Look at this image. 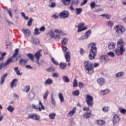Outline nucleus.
<instances>
[{
	"label": "nucleus",
	"mask_w": 126,
	"mask_h": 126,
	"mask_svg": "<svg viewBox=\"0 0 126 126\" xmlns=\"http://www.w3.org/2000/svg\"><path fill=\"white\" fill-rule=\"evenodd\" d=\"M124 43L122 39H119L117 42L118 48L115 51L117 56H123L124 52H125L126 48L124 47Z\"/></svg>",
	"instance_id": "nucleus-1"
},
{
	"label": "nucleus",
	"mask_w": 126,
	"mask_h": 126,
	"mask_svg": "<svg viewBox=\"0 0 126 126\" xmlns=\"http://www.w3.org/2000/svg\"><path fill=\"white\" fill-rule=\"evenodd\" d=\"M94 100V98H93V97L92 96L90 95V94H87L86 95V102L88 106V107L85 106L83 108V110L85 112H88L90 110V108L89 107H93L94 103L93 101Z\"/></svg>",
	"instance_id": "nucleus-2"
},
{
	"label": "nucleus",
	"mask_w": 126,
	"mask_h": 126,
	"mask_svg": "<svg viewBox=\"0 0 126 126\" xmlns=\"http://www.w3.org/2000/svg\"><path fill=\"white\" fill-rule=\"evenodd\" d=\"M84 64L86 73H88V74H92V73L94 72L93 63L88 60H87L84 62Z\"/></svg>",
	"instance_id": "nucleus-3"
},
{
	"label": "nucleus",
	"mask_w": 126,
	"mask_h": 126,
	"mask_svg": "<svg viewBox=\"0 0 126 126\" xmlns=\"http://www.w3.org/2000/svg\"><path fill=\"white\" fill-rule=\"evenodd\" d=\"M91 47V50L90 51V54L89 56L90 60H94L96 55H97V47H96V43L93 42L89 44Z\"/></svg>",
	"instance_id": "nucleus-4"
},
{
	"label": "nucleus",
	"mask_w": 126,
	"mask_h": 126,
	"mask_svg": "<svg viewBox=\"0 0 126 126\" xmlns=\"http://www.w3.org/2000/svg\"><path fill=\"white\" fill-rule=\"evenodd\" d=\"M32 107L33 108V109H35L37 112H41L42 109L45 110V107H44L43 105V103H42L41 100H39L38 105H36L34 104H32Z\"/></svg>",
	"instance_id": "nucleus-5"
},
{
	"label": "nucleus",
	"mask_w": 126,
	"mask_h": 126,
	"mask_svg": "<svg viewBox=\"0 0 126 126\" xmlns=\"http://www.w3.org/2000/svg\"><path fill=\"white\" fill-rule=\"evenodd\" d=\"M115 30H116V32L118 33V34H123L124 32H126V28L122 26L118 25L115 27Z\"/></svg>",
	"instance_id": "nucleus-6"
},
{
	"label": "nucleus",
	"mask_w": 126,
	"mask_h": 126,
	"mask_svg": "<svg viewBox=\"0 0 126 126\" xmlns=\"http://www.w3.org/2000/svg\"><path fill=\"white\" fill-rule=\"evenodd\" d=\"M59 16L60 18H63V19H66L68 18L69 16V13L66 10H64L60 13Z\"/></svg>",
	"instance_id": "nucleus-7"
},
{
	"label": "nucleus",
	"mask_w": 126,
	"mask_h": 126,
	"mask_svg": "<svg viewBox=\"0 0 126 126\" xmlns=\"http://www.w3.org/2000/svg\"><path fill=\"white\" fill-rule=\"evenodd\" d=\"M40 118V115L37 114H30L28 116V118L32 119L34 121H39Z\"/></svg>",
	"instance_id": "nucleus-8"
},
{
	"label": "nucleus",
	"mask_w": 126,
	"mask_h": 126,
	"mask_svg": "<svg viewBox=\"0 0 126 126\" xmlns=\"http://www.w3.org/2000/svg\"><path fill=\"white\" fill-rule=\"evenodd\" d=\"M22 32L25 35V37H29L31 35V31L29 29H23Z\"/></svg>",
	"instance_id": "nucleus-9"
},
{
	"label": "nucleus",
	"mask_w": 126,
	"mask_h": 126,
	"mask_svg": "<svg viewBox=\"0 0 126 126\" xmlns=\"http://www.w3.org/2000/svg\"><path fill=\"white\" fill-rule=\"evenodd\" d=\"M100 61L103 64H106V63L109 62V59L108 56L106 55H102L101 56Z\"/></svg>",
	"instance_id": "nucleus-10"
},
{
	"label": "nucleus",
	"mask_w": 126,
	"mask_h": 126,
	"mask_svg": "<svg viewBox=\"0 0 126 126\" xmlns=\"http://www.w3.org/2000/svg\"><path fill=\"white\" fill-rule=\"evenodd\" d=\"M84 25H85V24L84 23H81L80 24H79L78 26V30L77 31V32H81L82 31H84V30H87V27H83L81 29V28L83 26H84Z\"/></svg>",
	"instance_id": "nucleus-11"
},
{
	"label": "nucleus",
	"mask_w": 126,
	"mask_h": 126,
	"mask_svg": "<svg viewBox=\"0 0 126 126\" xmlns=\"http://www.w3.org/2000/svg\"><path fill=\"white\" fill-rule=\"evenodd\" d=\"M120 122V116L118 115H115L113 118V123L114 125H117Z\"/></svg>",
	"instance_id": "nucleus-12"
},
{
	"label": "nucleus",
	"mask_w": 126,
	"mask_h": 126,
	"mask_svg": "<svg viewBox=\"0 0 126 126\" xmlns=\"http://www.w3.org/2000/svg\"><path fill=\"white\" fill-rule=\"evenodd\" d=\"M32 40L33 45H39L40 44V41H39V39L37 37L33 38V36H32Z\"/></svg>",
	"instance_id": "nucleus-13"
},
{
	"label": "nucleus",
	"mask_w": 126,
	"mask_h": 126,
	"mask_svg": "<svg viewBox=\"0 0 126 126\" xmlns=\"http://www.w3.org/2000/svg\"><path fill=\"white\" fill-rule=\"evenodd\" d=\"M97 82L99 84V86H102L105 84V79L101 78L97 80Z\"/></svg>",
	"instance_id": "nucleus-14"
},
{
	"label": "nucleus",
	"mask_w": 126,
	"mask_h": 126,
	"mask_svg": "<svg viewBox=\"0 0 126 126\" xmlns=\"http://www.w3.org/2000/svg\"><path fill=\"white\" fill-rule=\"evenodd\" d=\"M76 111V107H73L72 110L70 111L69 113L67 114V117H72L73 115H74V113H75Z\"/></svg>",
	"instance_id": "nucleus-15"
},
{
	"label": "nucleus",
	"mask_w": 126,
	"mask_h": 126,
	"mask_svg": "<svg viewBox=\"0 0 126 126\" xmlns=\"http://www.w3.org/2000/svg\"><path fill=\"white\" fill-rule=\"evenodd\" d=\"M7 76V73H5L1 76L0 81V85H2V84L4 83V81H5V78H6Z\"/></svg>",
	"instance_id": "nucleus-16"
},
{
	"label": "nucleus",
	"mask_w": 126,
	"mask_h": 126,
	"mask_svg": "<svg viewBox=\"0 0 126 126\" xmlns=\"http://www.w3.org/2000/svg\"><path fill=\"white\" fill-rule=\"evenodd\" d=\"M41 52H42V50H39L34 54V57L36 58V60H40V57H42Z\"/></svg>",
	"instance_id": "nucleus-17"
},
{
	"label": "nucleus",
	"mask_w": 126,
	"mask_h": 126,
	"mask_svg": "<svg viewBox=\"0 0 126 126\" xmlns=\"http://www.w3.org/2000/svg\"><path fill=\"white\" fill-rule=\"evenodd\" d=\"M65 59L67 63L70 62V53L69 52H66L65 54Z\"/></svg>",
	"instance_id": "nucleus-18"
},
{
	"label": "nucleus",
	"mask_w": 126,
	"mask_h": 126,
	"mask_svg": "<svg viewBox=\"0 0 126 126\" xmlns=\"http://www.w3.org/2000/svg\"><path fill=\"white\" fill-rule=\"evenodd\" d=\"M27 63H28V59H22L19 61V63L20 65H25V64H26Z\"/></svg>",
	"instance_id": "nucleus-19"
},
{
	"label": "nucleus",
	"mask_w": 126,
	"mask_h": 126,
	"mask_svg": "<svg viewBox=\"0 0 126 126\" xmlns=\"http://www.w3.org/2000/svg\"><path fill=\"white\" fill-rule=\"evenodd\" d=\"M18 81V79L16 78L14 79L10 84L11 88H13V87H16V84H15V83L17 82Z\"/></svg>",
	"instance_id": "nucleus-20"
},
{
	"label": "nucleus",
	"mask_w": 126,
	"mask_h": 126,
	"mask_svg": "<svg viewBox=\"0 0 126 126\" xmlns=\"http://www.w3.org/2000/svg\"><path fill=\"white\" fill-rule=\"evenodd\" d=\"M92 116V113H91V111L90 112H86L84 113L83 117L85 119H89Z\"/></svg>",
	"instance_id": "nucleus-21"
},
{
	"label": "nucleus",
	"mask_w": 126,
	"mask_h": 126,
	"mask_svg": "<svg viewBox=\"0 0 126 126\" xmlns=\"http://www.w3.org/2000/svg\"><path fill=\"white\" fill-rule=\"evenodd\" d=\"M116 46V43L114 42H111L108 45V48L109 50H114L115 49V47Z\"/></svg>",
	"instance_id": "nucleus-22"
},
{
	"label": "nucleus",
	"mask_w": 126,
	"mask_h": 126,
	"mask_svg": "<svg viewBox=\"0 0 126 126\" xmlns=\"http://www.w3.org/2000/svg\"><path fill=\"white\" fill-rule=\"evenodd\" d=\"M96 123L99 126H104V125L106 124V122H105V121L103 120H97Z\"/></svg>",
	"instance_id": "nucleus-23"
},
{
	"label": "nucleus",
	"mask_w": 126,
	"mask_h": 126,
	"mask_svg": "<svg viewBox=\"0 0 126 126\" xmlns=\"http://www.w3.org/2000/svg\"><path fill=\"white\" fill-rule=\"evenodd\" d=\"M13 62L12 58H9L4 63V66H6V65H8V64H9L10 63H12Z\"/></svg>",
	"instance_id": "nucleus-24"
},
{
	"label": "nucleus",
	"mask_w": 126,
	"mask_h": 126,
	"mask_svg": "<svg viewBox=\"0 0 126 126\" xmlns=\"http://www.w3.org/2000/svg\"><path fill=\"white\" fill-rule=\"evenodd\" d=\"M14 70H15L17 75H22V72L20 73V70L18 69V67H15L14 68Z\"/></svg>",
	"instance_id": "nucleus-25"
},
{
	"label": "nucleus",
	"mask_w": 126,
	"mask_h": 126,
	"mask_svg": "<svg viewBox=\"0 0 126 126\" xmlns=\"http://www.w3.org/2000/svg\"><path fill=\"white\" fill-rule=\"evenodd\" d=\"M44 83L47 85H51V84H53V80L50 78H48L44 82Z\"/></svg>",
	"instance_id": "nucleus-26"
},
{
	"label": "nucleus",
	"mask_w": 126,
	"mask_h": 126,
	"mask_svg": "<svg viewBox=\"0 0 126 126\" xmlns=\"http://www.w3.org/2000/svg\"><path fill=\"white\" fill-rule=\"evenodd\" d=\"M71 0H62V2L64 5H68L70 3Z\"/></svg>",
	"instance_id": "nucleus-27"
},
{
	"label": "nucleus",
	"mask_w": 126,
	"mask_h": 126,
	"mask_svg": "<svg viewBox=\"0 0 126 126\" xmlns=\"http://www.w3.org/2000/svg\"><path fill=\"white\" fill-rule=\"evenodd\" d=\"M34 97L35 94H34V93L32 92H31L29 94V98L30 99V100H32V99H33Z\"/></svg>",
	"instance_id": "nucleus-28"
},
{
	"label": "nucleus",
	"mask_w": 126,
	"mask_h": 126,
	"mask_svg": "<svg viewBox=\"0 0 126 126\" xmlns=\"http://www.w3.org/2000/svg\"><path fill=\"white\" fill-rule=\"evenodd\" d=\"M109 92V89H106L104 90H101L100 91V94L102 96H104V95H106V94H108V93Z\"/></svg>",
	"instance_id": "nucleus-29"
},
{
	"label": "nucleus",
	"mask_w": 126,
	"mask_h": 126,
	"mask_svg": "<svg viewBox=\"0 0 126 126\" xmlns=\"http://www.w3.org/2000/svg\"><path fill=\"white\" fill-rule=\"evenodd\" d=\"M75 10L76 15H79L82 12V8H76Z\"/></svg>",
	"instance_id": "nucleus-30"
},
{
	"label": "nucleus",
	"mask_w": 126,
	"mask_h": 126,
	"mask_svg": "<svg viewBox=\"0 0 126 126\" xmlns=\"http://www.w3.org/2000/svg\"><path fill=\"white\" fill-rule=\"evenodd\" d=\"M63 82H65L66 83H68L69 82V78L66 76H64L63 77Z\"/></svg>",
	"instance_id": "nucleus-31"
},
{
	"label": "nucleus",
	"mask_w": 126,
	"mask_h": 126,
	"mask_svg": "<svg viewBox=\"0 0 126 126\" xmlns=\"http://www.w3.org/2000/svg\"><path fill=\"white\" fill-rule=\"evenodd\" d=\"M59 65L61 69H65V68L66 67V63H61Z\"/></svg>",
	"instance_id": "nucleus-32"
},
{
	"label": "nucleus",
	"mask_w": 126,
	"mask_h": 126,
	"mask_svg": "<svg viewBox=\"0 0 126 126\" xmlns=\"http://www.w3.org/2000/svg\"><path fill=\"white\" fill-rule=\"evenodd\" d=\"M59 99H60V101L61 103H63V101H64V99L63 98V94L60 93L59 94Z\"/></svg>",
	"instance_id": "nucleus-33"
},
{
	"label": "nucleus",
	"mask_w": 126,
	"mask_h": 126,
	"mask_svg": "<svg viewBox=\"0 0 126 126\" xmlns=\"http://www.w3.org/2000/svg\"><path fill=\"white\" fill-rule=\"evenodd\" d=\"M7 110L9 112H10V113H12V112L14 111V107H13L11 105H9L7 108Z\"/></svg>",
	"instance_id": "nucleus-34"
},
{
	"label": "nucleus",
	"mask_w": 126,
	"mask_h": 126,
	"mask_svg": "<svg viewBox=\"0 0 126 126\" xmlns=\"http://www.w3.org/2000/svg\"><path fill=\"white\" fill-rule=\"evenodd\" d=\"M124 74L125 73L124 72H119L115 75V76L117 78H118V77H121L123 76V75H124Z\"/></svg>",
	"instance_id": "nucleus-35"
},
{
	"label": "nucleus",
	"mask_w": 126,
	"mask_h": 126,
	"mask_svg": "<svg viewBox=\"0 0 126 126\" xmlns=\"http://www.w3.org/2000/svg\"><path fill=\"white\" fill-rule=\"evenodd\" d=\"M49 117L50 120H55V118H56V113H51L49 114Z\"/></svg>",
	"instance_id": "nucleus-36"
},
{
	"label": "nucleus",
	"mask_w": 126,
	"mask_h": 126,
	"mask_svg": "<svg viewBox=\"0 0 126 126\" xmlns=\"http://www.w3.org/2000/svg\"><path fill=\"white\" fill-rule=\"evenodd\" d=\"M79 93H80L79 91H78V90H77L76 91H74L72 92V94L74 96H79Z\"/></svg>",
	"instance_id": "nucleus-37"
},
{
	"label": "nucleus",
	"mask_w": 126,
	"mask_h": 126,
	"mask_svg": "<svg viewBox=\"0 0 126 126\" xmlns=\"http://www.w3.org/2000/svg\"><path fill=\"white\" fill-rule=\"evenodd\" d=\"M100 16L102 17H105L106 19H110L111 18V15L110 14H103L102 15H101Z\"/></svg>",
	"instance_id": "nucleus-38"
},
{
	"label": "nucleus",
	"mask_w": 126,
	"mask_h": 126,
	"mask_svg": "<svg viewBox=\"0 0 126 126\" xmlns=\"http://www.w3.org/2000/svg\"><path fill=\"white\" fill-rule=\"evenodd\" d=\"M32 22H33V19L31 18L29 19V21L28 22L27 25L29 27H31L32 25Z\"/></svg>",
	"instance_id": "nucleus-39"
},
{
	"label": "nucleus",
	"mask_w": 126,
	"mask_h": 126,
	"mask_svg": "<svg viewBox=\"0 0 126 126\" xmlns=\"http://www.w3.org/2000/svg\"><path fill=\"white\" fill-rule=\"evenodd\" d=\"M68 42V38H64L62 41V44L63 45H66Z\"/></svg>",
	"instance_id": "nucleus-40"
},
{
	"label": "nucleus",
	"mask_w": 126,
	"mask_h": 126,
	"mask_svg": "<svg viewBox=\"0 0 126 126\" xmlns=\"http://www.w3.org/2000/svg\"><path fill=\"white\" fill-rule=\"evenodd\" d=\"M48 95H49V91H46L43 94V99H44V100H46L47 98H48Z\"/></svg>",
	"instance_id": "nucleus-41"
},
{
	"label": "nucleus",
	"mask_w": 126,
	"mask_h": 126,
	"mask_svg": "<svg viewBox=\"0 0 126 126\" xmlns=\"http://www.w3.org/2000/svg\"><path fill=\"white\" fill-rule=\"evenodd\" d=\"M27 57H28V58H29L30 59V60L32 61V62H33L34 56L32 55V54H31V53L28 54L27 55Z\"/></svg>",
	"instance_id": "nucleus-42"
},
{
	"label": "nucleus",
	"mask_w": 126,
	"mask_h": 126,
	"mask_svg": "<svg viewBox=\"0 0 126 126\" xmlns=\"http://www.w3.org/2000/svg\"><path fill=\"white\" fill-rule=\"evenodd\" d=\"M91 34V30H89L85 33V35H86L87 38L88 39V38L89 37V36H90Z\"/></svg>",
	"instance_id": "nucleus-43"
},
{
	"label": "nucleus",
	"mask_w": 126,
	"mask_h": 126,
	"mask_svg": "<svg viewBox=\"0 0 126 126\" xmlns=\"http://www.w3.org/2000/svg\"><path fill=\"white\" fill-rule=\"evenodd\" d=\"M102 111H103L104 113H108V112H109V107L105 106L103 107Z\"/></svg>",
	"instance_id": "nucleus-44"
},
{
	"label": "nucleus",
	"mask_w": 126,
	"mask_h": 126,
	"mask_svg": "<svg viewBox=\"0 0 126 126\" xmlns=\"http://www.w3.org/2000/svg\"><path fill=\"white\" fill-rule=\"evenodd\" d=\"M77 86H78L77 80H76V79H74V81L73 82V87L75 88Z\"/></svg>",
	"instance_id": "nucleus-45"
},
{
	"label": "nucleus",
	"mask_w": 126,
	"mask_h": 126,
	"mask_svg": "<svg viewBox=\"0 0 126 126\" xmlns=\"http://www.w3.org/2000/svg\"><path fill=\"white\" fill-rule=\"evenodd\" d=\"M34 35H39L40 34V32H39V29L38 28H35L34 29Z\"/></svg>",
	"instance_id": "nucleus-46"
},
{
	"label": "nucleus",
	"mask_w": 126,
	"mask_h": 126,
	"mask_svg": "<svg viewBox=\"0 0 126 126\" xmlns=\"http://www.w3.org/2000/svg\"><path fill=\"white\" fill-rule=\"evenodd\" d=\"M49 34L51 38H54L55 37V33H54V32H53V31H49Z\"/></svg>",
	"instance_id": "nucleus-47"
},
{
	"label": "nucleus",
	"mask_w": 126,
	"mask_h": 126,
	"mask_svg": "<svg viewBox=\"0 0 126 126\" xmlns=\"http://www.w3.org/2000/svg\"><path fill=\"white\" fill-rule=\"evenodd\" d=\"M96 5V3H95V2L93 1L90 3V6L92 8V9H93L94 7H95V6Z\"/></svg>",
	"instance_id": "nucleus-48"
},
{
	"label": "nucleus",
	"mask_w": 126,
	"mask_h": 126,
	"mask_svg": "<svg viewBox=\"0 0 126 126\" xmlns=\"http://www.w3.org/2000/svg\"><path fill=\"white\" fill-rule=\"evenodd\" d=\"M108 26H110V27H113L114 26V23L112 22V21H108L107 23Z\"/></svg>",
	"instance_id": "nucleus-49"
},
{
	"label": "nucleus",
	"mask_w": 126,
	"mask_h": 126,
	"mask_svg": "<svg viewBox=\"0 0 126 126\" xmlns=\"http://www.w3.org/2000/svg\"><path fill=\"white\" fill-rule=\"evenodd\" d=\"M49 6L51 8H54V7H56V3L52 2L50 5H49Z\"/></svg>",
	"instance_id": "nucleus-50"
},
{
	"label": "nucleus",
	"mask_w": 126,
	"mask_h": 126,
	"mask_svg": "<svg viewBox=\"0 0 126 126\" xmlns=\"http://www.w3.org/2000/svg\"><path fill=\"white\" fill-rule=\"evenodd\" d=\"M107 55L109 56V57H111L112 58H114V57H115V53L112 52L108 53Z\"/></svg>",
	"instance_id": "nucleus-51"
},
{
	"label": "nucleus",
	"mask_w": 126,
	"mask_h": 126,
	"mask_svg": "<svg viewBox=\"0 0 126 126\" xmlns=\"http://www.w3.org/2000/svg\"><path fill=\"white\" fill-rule=\"evenodd\" d=\"M30 91V86H26V88H25V92L28 93V92Z\"/></svg>",
	"instance_id": "nucleus-52"
},
{
	"label": "nucleus",
	"mask_w": 126,
	"mask_h": 126,
	"mask_svg": "<svg viewBox=\"0 0 126 126\" xmlns=\"http://www.w3.org/2000/svg\"><path fill=\"white\" fill-rule=\"evenodd\" d=\"M119 111L122 113V114H126V110L125 109L120 108Z\"/></svg>",
	"instance_id": "nucleus-53"
},
{
	"label": "nucleus",
	"mask_w": 126,
	"mask_h": 126,
	"mask_svg": "<svg viewBox=\"0 0 126 126\" xmlns=\"http://www.w3.org/2000/svg\"><path fill=\"white\" fill-rule=\"evenodd\" d=\"M47 71H49V72H52V71H55V68H54V67L48 68L47 69Z\"/></svg>",
	"instance_id": "nucleus-54"
},
{
	"label": "nucleus",
	"mask_w": 126,
	"mask_h": 126,
	"mask_svg": "<svg viewBox=\"0 0 126 126\" xmlns=\"http://www.w3.org/2000/svg\"><path fill=\"white\" fill-rule=\"evenodd\" d=\"M51 61L56 65H58L59 64V63H58V62H57V61L55 60V59L52 58Z\"/></svg>",
	"instance_id": "nucleus-55"
},
{
	"label": "nucleus",
	"mask_w": 126,
	"mask_h": 126,
	"mask_svg": "<svg viewBox=\"0 0 126 126\" xmlns=\"http://www.w3.org/2000/svg\"><path fill=\"white\" fill-rule=\"evenodd\" d=\"M52 100H51V103L52 104H53V105H56V100H55V99H54V95H52V97H51Z\"/></svg>",
	"instance_id": "nucleus-56"
},
{
	"label": "nucleus",
	"mask_w": 126,
	"mask_h": 126,
	"mask_svg": "<svg viewBox=\"0 0 126 126\" xmlns=\"http://www.w3.org/2000/svg\"><path fill=\"white\" fill-rule=\"evenodd\" d=\"M79 83V87L80 88H83L84 87V84L82 83V82H80Z\"/></svg>",
	"instance_id": "nucleus-57"
},
{
	"label": "nucleus",
	"mask_w": 126,
	"mask_h": 126,
	"mask_svg": "<svg viewBox=\"0 0 126 126\" xmlns=\"http://www.w3.org/2000/svg\"><path fill=\"white\" fill-rule=\"evenodd\" d=\"M53 77H59V73H53L52 74Z\"/></svg>",
	"instance_id": "nucleus-58"
},
{
	"label": "nucleus",
	"mask_w": 126,
	"mask_h": 126,
	"mask_svg": "<svg viewBox=\"0 0 126 126\" xmlns=\"http://www.w3.org/2000/svg\"><path fill=\"white\" fill-rule=\"evenodd\" d=\"M86 39H88L87 37L86 36V35H83L80 37L79 38V40H86Z\"/></svg>",
	"instance_id": "nucleus-59"
},
{
	"label": "nucleus",
	"mask_w": 126,
	"mask_h": 126,
	"mask_svg": "<svg viewBox=\"0 0 126 126\" xmlns=\"http://www.w3.org/2000/svg\"><path fill=\"white\" fill-rule=\"evenodd\" d=\"M80 54L81 56H83V54H84V50H83V49L81 48L80 50Z\"/></svg>",
	"instance_id": "nucleus-60"
},
{
	"label": "nucleus",
	"mask_w": 126,
	"mask_h": 126,
	"mask_svg": "<svg viewBox=\"0 0 126 126\" xmlns=\"http://www.w3.org/2000/svg\"><path fill=\"white\" fill-rule=\"evenodd\" d=\"M6 21L8 23L9 26H10V25H13V22H12L11 21H9L7 20H6Z\"/></svg>",
	"instance_id": "nucleus-61"
},
{
	"label": "nucleus",
	"mask_w": 126,
	"mask_h": 126,
	"mask_svg": "<svg viewBox=\"0 0 126 126\" xmlns=\"http://www.w3.org/2000/svg\"><path fill=\"white\" fill-rule=\"evenodd\" d=\"M51 17H53V18H54V19H58L59 18V16L54 14L53 16H51Z\"/></svg>",
	"instance_id": "nucleus-62"
},
{
	"label": "nucleus",
	"mask_w": 126,
	"mask_h": 126,
	"mask_svg": "<svg viewBox=\"0 0 126 126\" xmlns=\"http://www.w3.org/2000/svg\"><path fill=\"white\" fill-rule=\"evenodd\" d=\"M5 66H4V63H0V70H1V68H2V67H5Z\"/></svg>",
	"instance_id": "nucleus-63"
},
{
	"label": "nucleus",
	"mask_w": 126,
	"mask_h": 126,
	"mask_svg": "<svg viewBox=\"0 0 126 126\" xmlns=\"http://www.w3.org/2000/svg\"><path fill=\"white\" fill-rule=\"evenodd\" d=\"M45 30L46 28H45V27H42L39 29V31L43 32L45 31Z\"/></svg>",
	"instance_id": "nucleus-64"
}]
</instances>
